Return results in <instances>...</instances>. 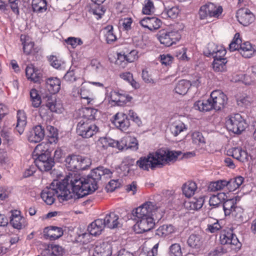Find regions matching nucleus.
<instances>
[{"mask_svg": "<svg viewBox=\"0 0 256 256\" xmlns=\"http://www.w3.org/2000/svg\"><path fill=\"white\" fill-rule=\"evenodd\" d=\"M112 172L108 168L98 166L94 169L86 178H80L73 172H70L62 181L54 180L49 187L41 192L42 200L48 205L52 204L56 196L60 202L72 197V192L78 198H82L92 194L97 188V182L102 178L111 177Z\"/></svg>", "mask_w": 256, "mask_h": 256, "instance_id": "f257e3e1", "label": "nucleus"}, {"mask_svg": "<svg viewBox=\"0 0 256 256\" xmlns=\"http://www.w3.org/2000/svg\"><path fill=\"white\" fill-rule=\"evenodd\" d=\"M181 154L180 151L172 152L160 149L156 152L150 153L147 156L140 158L136 161V164L144 170H148L150 168L154 170L176 160Z\"/></svg>", "mask_w": 256, "mask_h": 256, "instance_id": "f03ea898", "label": "nucleus"}, {"mask_svg": "<svg viewBox=\"0 0 256 256\" xmlns=\"http://www.w3.org/2000/svg\"><path fill=\"white\" fill-rule=\"evenodd\" d=\"M77 113L82 118L78 122L76 132L84 138H90L96 134L99 128L94 122L100 112L96 109L82 108L79 109Z\"/></svg>", "mask_w": 256, "mask_h": 256, "instance_id": "7ed1b4c3", "label": "nucleus"}, {"mask_svg": "<svg viewBox=\"0 0 256 256\" xmlns=\"http://www.w3.org/2000/svg\"><path fill=\"white\" fill-rule=\"evenodd\" d=\"M226 124L228 130L237 134L244 130L248 126L246 120L238 113L230 115L226 118Z\"/></svg>", "mask_w": 256, "mask_h": 256, "instance_id": "20e7f679", "label": "nucleus"}, {"mask_svg": "<svg viewBox=\"0 0 256 256\" xmlns=\"http://www.w3.org/2000/svg\"><path fill=\"white\" fill-rule=\"evenodd\" d=\"M220 239L221 244L228 248L229 251L236 250L240 247V244L236 235L230 228L222 230L220 232Z\"/></svg>", "mask_w": 256, "mask_h": 256, "instance_id": "39448f33", "label": "nucleus"}, {"mask_svg": "<svg viewBox=\"0 0 256 256\" xmlns=\"http://www.w3.org/2000/svg\"><path fill=\"white\" fill-rule=\"evenodd\" d=\"M158 210L156 204L152 202H146L132 211L133 216L137 218L153 216Z\"/></svg>", "mask_w": 256, "mask_h": 256, "instance_id": "423d86ee", "label": "nucleus"}, {"mask_svg": "<svg viewBox=\"0 0 256 256\" xmlns=\"http://www.w3.org/2000/svg\"><path fill=\"white\" fill-rule=\"evenodd\" d=\"M222 12L221 6H216L213 3L209 2L200 7L199 10L200 18L204 20L208 16L218 18Z\"/></svg>", "mask_w": 256, "mask_h": 256, "instance_id": "0eeeda50", "label": "nucleus"}, {"mask_svg": "<svg viewBox=\"0 0 256 256\" xmlns=\"http://www.w3.org/2000/svg\"><path fill=\"white\" fill-rule=\"evenodd\" d=\"M180 38V34L178 31L162 30L160 32L158 39L160 42L166 46H170Z\"/></svg>", "mask_w": 256, "mask_h": 256, "instance_id": "6e6552de", "label": "nucleus"}, {"mask_svg": "<svg viewBox=\"0 0 256 256\" xmlns=\"http://www.w3.org/2000/svg\"><path fill=\"white\" fill-rule=\"evenodd\" d=\"M210 100L214 110H220L226 103V96L220 90H214L210 94Z\"/></svg>", "mask_w": 256, "mask_h": 256, "instance_id": "1a4fd4ad", "label": "nucleus"}, {"mask_svg": "<svg viewBox=\"0 0 256 256\" xmlns=\"http://www.w3.org/2000/svg\"><path fill=\"white\" fill-rule=\"evenodd\" d=\"M238 22L244 26H248L253 22L255 16L253 13L247 8H240L236 12Z\"/></svg>", "mask_w": 256, "mask_h": 256, "instance_id": "9d476101", "label": "nucleus"}, {"mask_svg": "<svg viewBox=\"0 0 256 256\" xmlns=\"http://www.w3.org/2000/svg\"><path fill=\"white\" fill-rule=\"evenodd\" d=\"M138 222L135 226L138 230L137 232L143 233L152 229L155 225V222L153 216H148L142 218H137Z\"/></svg>", "mask_w": 256, "mask_h": 256, "instance_id": "9b49d317", "label": "nucleus"}, {"mask_svg": "<svg viewBox=\"0 0 256 256\" xmlns=\"http://www.w3.org/2000/svg\"><path fill=\"white\" fill-rule=\"evenodd\" d=\"M116 148L119 150L131 149L136 150L138 148V143L135 138L126 136L122 138L120 141H116Z\"/></svg>", "mask_w": 256, "mask_h": 256, "instance_id": "f8f14e48", "label": "nucleus"}, {"mask_svg": "<svg viewBox=\"0 0 256 256\" xmlns=\"http://www.w3.org/2000/svg\"><path fill=\"white\" fill-rule=\"evenodd\" d=\"M34 162L36 166L40 171L46 172L50 170L54 166V160L51 156H40L36 157Z\"/></svg>", "mask_w": 256, "mask_h": 256, "instance_id": "ddd939ff", "label": "nucleus"}, {"mask_svg": "<svg viewBox=\"0 0 256 256\" xmlns=\"http://www.w3.org/2000/svg\"><path fill=\"white\" fill-rule=\"evenodd\" d=\"M112 124L122 131L126 130L130 126V123L126 114L118 112L114 116Z\"/></svg>", "mask_w": 256, "mask_h": 256, "instance_id": "4468645a", "label": "nucleus"}, {"mask_svg": "<svg viewBox=\"0 0 256 256\" xmlns=\"http://www.w3.org/2000/svg\"><path fill=\"white\" fill-rule=\"evenodd\" d=\"M112 246L108 242H102L96 246L92 256H112Z\"/></svg>", "mask_w": 256, "mask_h": 256, "instance_id": "2eb2a0df", "label": "nucleus"}, {"mask_svg": "<svg viewBox=\"0 0 256 256\" xmlns=\"http://www.w3.org/2000/svg\"><path fill=\"white\" fill-rule=\"evenodd\" d=\"M227 154L232 156L234 158L241 162H246L248 161L249 155L246 150L241 148H233L227 150Z\"/></svg>", "mask_w": 256, "mask_h": 256, "instance_id": "dca6fc26", "label": "nucleus"}, {"mask_svg": "<svg viewBox=\"0 0 256 256\" xmlns=\"http://www.w3.org/2000/svg\"><path fill=\"white\" fill-rule=\"evenodd\" d=\"M44 136V129L42 126L38 125L34 126L29 132L28 138L30 142H38Z\"/></svg>", "mask_w": 256, "mask_h": 256, "instance_id": "f3484780", "label": "nucleus"}, {"mask_svg": "<svg viewBox=\"0 0 256 256\" xmlns=\"http://www.w3.org/2000/svg\"><path fill=\"white\" fill-rule=\"evenodd\" d=\"M10 222L14 228L20 230L24 227L26 219L20 215V211L14 210L12 211Z\"/></svg>", "mask_w": 256, "mask_h": 256, "instance_id": "a211bd4d", "label": "nucleus"}, {"mask_svg": "<svg viewBox=\"0 0 256 256\" xmlns=\"http://www.w3.org/2000/svg\"><path fill=\"white\" fill-rule=\"evenodd\" d=\"M140 23L142 26L150 30L159 28L162 24V21L156 17L144 18L140 22Z\"/></svg>", "mask_w": 256, "mask_h": 256, "instance_id": "6ab92c4d", "label": "nucleus"}, {"mask_svg": "<svg viewBox=\"0 0 256 256\" xmlns=\"http://www.w3.org/2000/svg\"><path fill=\"white\" fill-rule=\"evenodd\" d=\"M50 145L51 144L48 142H42L38 144L34 150V156L36 157H40V156H50Z\"/></svg>", "mask_w": 256, "mask_h": 256, "instance_id": "aec40b11", "label": "nucleus"}, {"mask_svg": "<svg viewBox=\"0 0 256 256\" xmlns=\"http://www.w3.org/2000/svg\"><path fill=\"white\" fill-rule=\"evenodd\" d=\"M26 74L28 79L34 82H40L42 78L40 70L35 68L32 65L26 67Z\"/></svg>", "mask_w": 256, "mask_h": 256, "instance_id": "412c9836", "label": "nucleus"}, {"mask_svg": "<svg viewBox=\"0 0 256 256\" xmlns=\"http://www.w3.org/2000/svg\"><path fill=\"white\" fill-rule=\"evenodd\" d=\"M46 88L52 94L58 93L60 89L61 82L59 78L50 77L46 80Z\"/></svg>", "mask_w": 256, "mask_h": 256, "instance_id": "4be33fe9", "label": "nucleus"}, {"mask_svg": "<svg viewBox=\"0 0 256 256\" xmlns=\"http://www.w3.org/2000/svg\"><path fill=\"white\" fill-rule=\"evenodd\" d=\"M103 219H97L92 222L88 226V230L91 235L96 236L101 234L105 226Z\"/></svg>", "mask_w": 256, "mask_h": 256, "instance_id": "5701e85b", "label": "nucleus"}, {"mask_svg": "<svg viewBox=\"0 0 256 256\" xmlns=\"http://www.w3.org/2000/svg\"><path fill=\"white\" fill-rule=\"evenodd\" d=\"M17 123L16 130L20 134H22L24 130L27 123V117L26 112L23 110L17 111Z\"/></svg>", "mask_w": 256, "mask_h": 256, "instance_id": "b1692460", "label": "nucleus"}, {"mask_svg": "<svg viewBox=\"0 0 256 256\" xmlns=\"http://www.w3.org/2000/svg\"><path fill=\"white\" fill-rule=\"evenodd\" d=\"M240 53L245 58H250L256 52L254 46H252L250 42H246L240 45Z\"/></svg>", "mask_w": 256, "mask_h": 256, "instance_id": "393cba45", "label": "nucleus"}, {"mask_svg": "<svg viewBox=\"0 0 256 256\" xmlns=\"http://www.w3.org/2000/svg\"><path fill=\"white\" fill-rule=\"evenodd\" d=\"M82 160V156L72 155L68 156L66 158V165L68 170L70 171L78 170L80 164L79 160Z\"/></svg>", "mask_w": 256, "mask_h": 256, "instance_id": "a878e982", "label": "nucleus"}, {"mask_svg": "<svg viewBox=\"0 0 256 256\" xmlns=\"http://www.w3.org/2000/svg\"><path fill=\"white\" fill-rule=\"evenodd\" d=\"M44 232L46 233V236L51 240L58 239L63 234V230L62 228L54 226L46 228Z\"/></svg>", "mask_w": 256, "mask_h": 256, "instance_id": "bb28decb", "label": "nucleus"}, {"mask_svg": "<svg viewBox=\"0 0 256 256\" xmlns=\"http://www.w3.org/2000/svg\"><path fill=\"white\" fill-rule=\"evenodd\" d=\"M103 220L104 226L111 229L116 228L119 224L118 216L114 212L107 214Z\"/></svg>", "mask_w": 256, "mask_h": 256, "instance_id": "cd10ccee", "label": "nucleus"}, {"mask_svg": "<svg viewBox=\"0 0 256 256\" xmlns=\"http://www.w3.org/2000/svg\"><path fill=\"white\" fill-rule=\"evenodd\" d=\"M204 196L198 198H194L188 202H186L185 206L187 208L190 210H197L201 208L204 204Z\"/></svg>", "mask_w": 256, "mask_h": 256, "instance_id": "c85d7f7f", "label": "nucleus"}, {"mask_svg": "<svg viewBox=\"0 0 256 256\" xmlns=\"http://www.w3.org/2000/svg\"><path fill=\"white\" fill-rule=\"evenodd\" d=\"M175 232L174 226L172 224H163L156 230V234L161 238H166Z\"/></svg>", "mask_w": 256, "mask_h": 256, "instance_id": "c756f323", "label": "nucleus"}, {"mask_svg": "<svg viewBox=\"0 0 256 256\" xmlns=\"http://www.w3.org/2000/svg\"><path fill=\"white\" fill-rule=\"evenodd\" d=\"M194 108L200 112H208L214 109L210 98L196 102L194 104Z\"/></svg>", "mask_w": 256, "mask_h": 256, "instance_id": "7c9ffc66", "label": "nucleus"}, {"mask_svg": "<svg viewBox=\"0 0 256 256\" xmlns=\"http://www.w3.org/2000/svg\"><path fill=\"white\" fill-rule=\"evenodd\" d=\"M244 180V178L241 176L230 179L227 181L226 188L230 192L234 191L242 184Z\"/></svg>", "mask_w": 256, "mask_h": 256, "instance_id": "2f4dec72", "label": "nucleus"}, {"mask_svg": "<svg viewBox=\"0 0 256 256\" xmlns=\"http://www.w3.org/2000/svg\"><path fill=\"white\" fill-rule=\"evenodd\" d=\"M197 189V186L195 182H188L182 186V192L186 196L189 198L193 196Z\"/></svg>", "mask_w": 256, "mask_h": 256, "instance_id": "473e14b6", "label": "nucleus"}, {"mask_svg": "<svg viewBox=\"0 0 256 256\" xmlns=\"http://www.w3.org/2000/svg\"><path fill=\"white\" fill-rule=\"evenodd\" d=\"M190 86V84L188 80H182L176 84L174 90L179 94L184 95L187 92Z\"/></svg>", "mask_w": 256, "mask_h": 256, "instance_id": "72a5a7b5", "label": "nucleus"}, {"mask_svg": "<svg viewBox=\"0 0 256 256\" xmlns=\"http://www.w3.org/2000/svg\"><path fill=\"white\" fill-rule=\"evenodd\" d=\"M30 95L32 106L35 108H38L42 103L41 96L38 92L36 89L32 88L30 90Z\"/></svg>", "mask_w": 256, "mask_h": 256, "instance_id": "f704fd0d", "label": "nucleus"}, {"mask_svg": "<svg viewBox=\"0 0 256 256\" xmlns=\"http://www.w3.org/2000/svg\"><path fill=\"white\" fill-rule=\"evenodd\" d=\"M228 62L226 59H220L217 58L214 60L212 68L216 72H224L226 70V64Z\"/></svg>", "mask_w": 256, "mask_h": 256, "instance_id": "c9c22d12", "label": "nucleus"}, {"mask_svg": "<svg viewBox=\"0 0 256 256\" xmlns=\"http://www.w3.org/2000/svg\"><path fill=\"white\" fill-rule=\"evenodd\" d=\"M106 41L108 44H111L117 40L116 36L114 32L113 26L108 25L104 30Z\"/></svg>", "mask_w": 256, "mask_h": 256, "instance_id": "e433bc0d", "label": "nucleus"}, {"mask_svg": "<svg viewBox=\"0 0 256 256\" xmlns=\"http://www.w3.org/2000/svg\"><path fill=\"white\" fill-rule=\"evenodd\" d=\"M32 8L34 12H44L47 9L46 0H32Z\"/></svg>", "mask_w": 256, "mask_h": 256, "instance_id": "4c0bfd02", "label": "nucleus"}, {"mask_svg": "<svg viewBox=\"0 0 256 256\" xmlns=\"http://www.w3.org/2000/svg\"><path fill=\"white\" fill-rule=\"evenodd\" d=\"M138 52L136 50H132L130 52L126 54H120L118 56V60L117 63L118 64V60H126L128 62H132L136 60L138 58Z\"/></svg>", "mask_w": 256, "mask_h": 256, "instance_id": "58836bf2", "label": "nucleus"}, {"mask_svg": "<svg viewBox=\"0 0 256 256\" xmlns=\"http://www.w3.org/2000/svg\"><path fill=\"white\" fill-rule=\"evenodd\" d=\"M99 146L102 147L104 149L106 148L108 146L116 147L118 143L116 140L108 138H100L98 142Z\"/></svg>", "mask_w": 256, "mask_h": 256, "instance_id": "ea45409f", "label": "nucleus"}, {"mask_svg": "<svg viewBox=\"0 0 256 256\" xmlns=\"http://www.w3.org/2000/svg\"><path fill=\"white\" fill-rule=\"evenodd\" d=\"M186 130V128L185 124L180 121L174 122L170 126L171 132L175 136Z\"/></svg>", "mask_w": 256, "mask_h": 256, "instance_id": "a19ab883", "label": "nucleus"}, {"mask_svg": "<svg viewBox=\"0 0 256 256\" xmlns=\"http://www.w3.org/2000/svg\"><path fill=\"white\" fill-rule=\"evenodd\" d=\"M222 206L225 215L229 216L236 206V201L234 199L226 200L223 202Z\"/></svg>", "mask_w": 256, "mask_h": 256, "instance_id": "79ce46f5", "label": "nucleus"}, {"mask_svg": "<svg viewBox=\"0 0 256 256\" xmlns=\"http://www.w3.org/2000/svg\"><path fill=\"white\" fill-rule=\"evenodd\" d=\"M120 76L124 80L128 82L135 89L139 88V84L134 79L133 75L130 72H124L120 74Z\"/></svg>", "mask_w": 256, "mask_h": 256, "instance_id": "37998d69", "label": "nucleus"}, {"mask_svg": "<svg viewBox=\"0 0 256 256\" xmlns=\"http://www.w3.org/2000/svg\"><path fill=\"white\" fill-rule=\"evenodd\" d=\"M188 244L192 248H198L202 244V238L199 234H192L188 240Z\"/></svg>", "mask_w": 256, "mask_h": 256, "instance_id": "c03bdc74", "label": "nucleus"}, {"mask_svg": "<svg viewBox=\"0 0 256 256\" xmlns=\"http://www.w3.org/2000/svg\"><path fill=\"white\" fill-rule=\"evenodd\" d=\"M46 106L51 112L61 113L63 110V106L60 100H54L48 102Z\"/></svg>", "mask_w": 256, "mask_h": 256, "instance_id": "a18cd8bd", "label": "nucleus"}, {"mask_svg": "<svg viewBox=\"0 0 256 256\" xmlns=\"http://www.w3.org/2000/svg\"><path fill=\"white\" fill-rule=\"evenodd\" d=\"M154 10L155 8L152 0H144L142 10L144 14H150L154 12Z\"/></svg>", "mask_w": 256, "mask_h": 256, "instance_id": "49530a36", "label": "nucleus"}, {"mask_svg": "<svg viewBox=\"0 0 256 256\" xmlns=\"http://www.w3.org/2000/svg\"><path fill=\"white\" fill-rule=\"evenodd\" d=\"M242 44V40L240 38V34L238 33H236L232 41L229 45V49L230 51L233 52L236 50H238L239 51L240 45Z\"/></svg>", "mask_w": 256, "mask_h": 256, "instance_id": "de8ad7c7", "label": "nucleus"}, {"mask_svg": "<svg viewBox=\"0 0 256 256\" xmlns=\"http://www.w3.org/2000/svg\"><path fill=\"white\" fill-rule=\"evenodd\" d=\"M227 181L225 180H220L212 182L209 186V188L212 191H216L222 190L224 188H226Z\"/></svg>", "mask_w": 256, "mask_h": 256, "instance_id": "09e8293b", "label": "nucleus"}, {"mask_svg": "<svg viewBox=\"0 0 256 256\" xmlns=\"http://www.w3.org/2000/svg\"><path fill=\"white\" fill-rule=\"evenodd\" d=\"M228 251V248L222 244L212 250L208 253V256H220Z\"/></svg>", "mask_w": 256, "mask_h": 256, "instance_id": "8fccbe9b", "label": "nucleus"}, {"mask_svg": "<svg viewBox=\"0 0 256 256\" xmlns=\"http://www.w3.org/2000/svg\"><path fill=\"white\" fill-rule=\"evenodd\" d=\"M237 104L240 106H248L252 103V99L248 96H242L236 99Z\"/></svg>", "mask_w": 256, "mask_h": 256, "instance_id": "3c124183", "label": "nucleus"}, {"mask_svg": "<svg viewBox=\"0 0 256 256\" xmlns=\"http://www.w3.org/2000/svg\"><path fill=\"white\" fill-rule=\"evenodd\" d=\"M24 52L26 54H29L35 52L34 50V42L28 40H25L22 42Z\"/></svg>", "mask_w": 256, "mask_h": 256, "instance_id": "603ef678", "label": "nucleus"}, {"mask_svg": "<svg viewBox=\"0 0 256 256\" xmlns=\"http://www.w3.org/2000/svg\"><path fill=\"white\" fill-rule=\"evenodd\" d=\"M244 210L240 207L236 206L232 211V216L234 217L236 220H242L243 218Z\"/></svg>", "mask_w": 256, "mask_h": 256, "instance_id": "864d4df0", "label": "nucleus"}, {"mask_svg": "<svg viewBox=\"0 0 256 256\" xmlns=\"http://www.w3.org/2000/svg\"><path fill=\"white\" fill-rule=\"evenodd\" d=\"M192 142L194 144H200L205 143L204 138L202 134L198 132H194L192 135Z\"/></svg>", "mask_w": 256, "mask_h": 256, "instance_id": "5fc2aeb1", "label": "nucleus"}, {"mask_svg": "<svg viewBox=\"0 0 256 256\" xmlns=\"http://www.w3.org/2000/svg\"><path fill=\"white\" fill-rule=\"evenodd\" d=\"M48 248H50V250L52 254H54V256H62V255L64 250L62 246L58 245L50 244L48 245Z\"/></svg>", "mask_w": 256, "mask_h": 256, "instance_id": "6e6d98bb", "label": "nucleus"}, {"mask_svg": "<svg viewBox=\"0 0 256 256\" xmlns=\"http://www.w3.org/2000/svg\"><path fill=\"white\" fill-rule=\"evenodd\" d=\"M159 58L162 64L166 66L170 65L174 60V58L169 54H161Z\"/></svg>", "mask_w": 256, "mask_h": 256, "instance_id": "4d7b16f0", "label": "nucleus"}, {"mask_svg": "<svg viewBox=\"0 0 256 256\" xmlns=\"http://www.w3.org/2000/svg\"><path fill=\"white\" fill-rule=\"evenodd\" d=\"M132 98L128 94L124 93H120L119 92L118 99L115 98V101L118 105H122L123 104L126 103L127 102H130Z\"/></svg>", "mask_w": 256, "mask_h": 256, "instance_id": "13d9d810", "label": "nucleus"}, {"mask_svg": "<svg viewBox=\"0 0 256 256\" xmlns=\"http://www.w3.org/2000/svg\"><path fill=\"white\" fill-rule=\"evenodd\" d=\"M170 252L171 256H181L182 251L180 244H174L170 248Z\"/></svg>", "mask_w": 256, "mask_h": 256, "instance_id": "bf43d9fd", "label": "nucleus"}, {"mask_svg": "<svg viewBox=\"0 0 256 256\" xmlns=\"http://www.w3.org/2000/svg\"><path fill=\"white\" fill-rule=\"evenodd\" d=\"M221 194H218V195H213L212 196H210L209 200L210 205V206H213L214 207H217L220 204H221Z\"/></svg>", "mask_w": 256, "mask_h": 256, "instance_id": "052dcab7", "label": "nucleus"}, {"mask_svg": "<svg viewBox=\"0 0 256 256\" xmlns=\"http://www.w3.org/2000/svg\"><path fill=\"white\" fill-rule=\"evenodd\" d=\"M78 170H84L87 169L91 164L90 159L82 156V160H79Z\"/></svg>", "mask_w": 256, "mask_h": 256, "instance_id": "680f3d73", "label": "nucleus"}, {"mask_svg": "<svg viewBox=\"0 0 256 256\" xmlns=\"http://www.w3.org/2000/svg\"><path fill=\"white\" fill-rule=\"evenodd\" d=\"M126 114L138 126H140L142 124V121L140 120V118L138 116L137 114L133 110H129L128 114Z\"/></svg>", "mask_w": 256, "mask_h": 256, "instance_id": "e2e57ef3", "label": "nucleus"}, {"mask_svg": "<svg viewBox=\"0 0 256 256\" xmlns=\"http://www.w3.org/2000/svg\"><path fill=\"white\" fill-rule=\"evenodd\" d=\"M219 46H216L215 44H209L208 46V52H206V54L208 56H212L214 58V56L215 55L217 50Z\"/></svg>", "mask_w": 256, "mask_h": 256, "instance_id": "0e129e2a", "label": "nucleus"}, {"mask_svg": "<svg viewBox=\"0 0 256 256\" xmlns=\"http://www.w3.org/2000/svg\"><path fill=\"white\" fill-rule=\"evenodd\" d=\"M8 4L10 7L12 11L17 16L19 15L20 11L18 8V0H8Z\"/></svg>", "mask_w": 256, "mask_h": 256, "instance_id": "69168bd1", "label": "nucleus"}, {"mask_svg": "<svg viewBox=\"0 0 256 256\" xmlns=\"http://www.w3.org/2000/svg\"><path fill=\"white\" fill-rule=\"evenodd\" d=\"M66 42L68 44L71 45L73 48H76L77 46L81 45L82 44L80 38L74 37L68 38L66 40Z\"/></svg>", "mask_w": 256, "mask_h": 256, "instance_id": "338daca9", "label": "nucleus"}, {"mask_svg": "<svg viewBox=\"0 0 256 256\" xmlns=\"http://www.w3.org/2000/svg\"><path fill=\"white\" fill-rule=\"evenodd\" d=\"M120 182L118 180H111L106 186V189L108 192H113L116 188L119 186Z\"/></svg>", "mask_w": 256, "mask_h": 256, "instance_id": "774afa93", "label": "nucleus"}]
</instances>
